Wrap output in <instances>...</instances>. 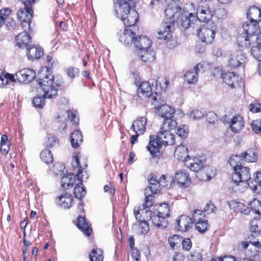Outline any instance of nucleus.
Returning <instances> with one entry per match:
<instances>
[{
  "instance_id": "c756f323",
  "label": "nucleus",
  "mask_w": 261,
  "mask_h": 261,
  "mask_svg": "<svg viewBox=\"0 0 261 261\" xmlns=\"http://www.w3.org/2000/svg\"><path fill=\"white\" fill-rule=\"evenodd\" d=\"M247 16L248 19L252 22H259L261 18L260 10L256 6H251L248 10Z\"/></svg>"
},
{
  "instance_id": "f03ea898",
  "label": "nucleus",
  "mask_w": 261,
  "mask_h": 261,
  "mask_svg": "<svg viewBox=\"0 0 261 261\" xmlns=\"http://www.w3.org/2000/svg\"><path fill=\"white\" fill-rule=\"evenodd\" d=\"M133 0H117V5L115 7V14L121 18L126 27H131L138 20V13L134 9Z\"/></svg>"
},
{
  "instance_id": "b1692460",
  "label": "nucleus",
  "mask_w": 261,
  "mask_h": 261,
  "mask_svg": "<svg viewBox=\"0 0 261 261\" xmlns=\"http://www.w3.org/2000/svg\"><path fill=\"white\" fill-rule=\"evenodd\" d=\"M135 34L130 30L125 29L119 36V41L124 45L131 44L136 39Z\"/></svg>"
},
{
  "instance_id": "9b49d317",
  "label": "nucleus",
  "mask_w": 261,
  "mask_h": 261,
  "mask_svg": "<svg viewBox=\"0 0 261 261\" xmlns=\"http://www.w3.org/2000/svg\"><path fill=\"white\" fill-rule=\"evenodd\" d=\"M161 145L163 144L159 140V138L150 136L149 145L146 147L153 157H159L161 155L160 151Z\"/></svg>"
},
{
  "instance_id": "a878e982",
  "label": "nucleus",
  "mask_w": 261,
  "mask_h": 261,
  "mask_svg": "<svg viewBox=\"0 0 261 261\" xmlns=\"http://www.w3.org/2000/svg\"><path fill=\"white\" fill-rule=\"evenodd\" d=\"M27 55L29 60L38 59L43 55V50L41 48L36 46L27 47Z\"/></svg>"
},
{
  "instance_id": "9d476101",
  "label": "nucleus",
  "mask_w": 261,
  "mask_h": 261,
  "mask_svg": "<svg viewBox=\"0 0 261 261\" xmlns=\"http://www.w3.org/2000/svg\"><path fill=\"white\" fill-rule=\"evenodd\" d=\"M174 179L178 186L182 188H187L191 184L189 173L185 171L181 170L176 171Z\"/></svg>"
},
{
  "instance_id": "13d9d810",
  "label": "nucleus",
  "mask_w": 261,
  "mask_h": 261,
  "mask_svg": "<svg viewBox=\"0 0 261 261\" xmlns=\"http://www.w3.org/2000/svg\"><path fill=\"white\" fill-rule=\"evenodd\" d=\"M182 238L176 234H174L172 236L170 237L168 239L169 245L172 249H174L175 246L180 244Z\"/></svg>"
},
{
  "instance_id": "4d7b16f0",
  "label": "nucleus",
  "mask_w": 261,
  "mask_h": 261,
  "mask_svg": "<svg viewBox=\"0 0 261 261\" xmlns=\"http://www.w3.org/2000/svg\"><path fill=\"white\" fill-rule=\"evenodd\" d=\"M254 182L256 183V184L253 185L252 186H250V185L248 186L253 191H256L258 188L261 187V172H256L254 174Z\"/></svg>"
},
{
  "instance_id": "79ce46f5",
  "label": "nucleus",
  "mask_w": 261,
  "mask_h": 261,
  "mask_svg": "<svg viewBox=\"0 0 261 261\" xmlns=\"http://www.w3.org/2000/svg\"><path fill=\"white\" fill-rule=\"evenodd\" d=\"M72 165L74 168H79L77 172V176L80 181H82L83 176L82 175L83 170H81V167H80L79 159L76 152L73 153Z\"/></svg>"
},
{
  "instance_id": "393cba45",
  "label": "nucleus",
  "mask_w": 261,
  "mask_h": 261,
  "mask_svg": "<svg viewBox=\"0 0 261 261\" xmlns=\"http://www.w3.org/2000/svg\"><path fill=\"white\" fill-rule=\"evenodd\" d=\"M156 114L164 119L173 117L174 113V110L170 106L164 105L158 108L156 112Z\"/></svg>"
},
{
  "instance_id": "4468645a",
  "label": "nucleus",
  "mask_w": 261,
  "mask_h": 261,
  "mask_svg": "<svg viewBox=\"0 0 261 261\" xmlns=\"http://www.w3.org/2000/svg\"><path fill=\"white\" fill-rule=\"evenodd\" d=\"M185 165L191 171L198 172L204 167V162L199 158H188L185 161Z\"/></svg>"
},
{
  "instance_id": "f3484780",
  "label": "nucleus",
  "mask_w": 261,
  "mask_h": 261,
  "mask_svg": "<svg viewBox=\"0 0 261 261\" xmlns=\"http://www.w3.org/2000/svg\"><path fill=\"white\" fill-rule=\"evenodd\" d=\"M245 59V56L242 50H236L232 53L229 57L228 62L232 67H238L243 63Z\"/></svg>"
},
{
  "instance_id": "774afa93",
  "label": "nucleus",
  "mask_w": 261,
  "mask_h": 261,
  "mask_svg": "<svg viewBox=\"0 0 261 261\" xmlns=\"http://www.w3.org/2000/svg\"><path fill=\"white\" fill-rule=\"evenodd\" d=\"M252 130L256 134L261 133V119L253 120L251 123Z\"/></svg>"
},
{
  "instance_id": "37998d69",
  "label": "nucleus",
  "mask_w": 261,
  "mask_h": 261,
  "mask_svg": "<svg viewBox=\"0 0 261 261\" xmlns=\"http://www.w3.org/2000/svg\"><path fill=\"white\" fill-rule=\"evenodd\" d=\"M90 261H103V251L98 248H94L89 254Z\"/></svg>"
},
{
  "instance_id": "a211bd4d",
  "label": "nucleus",
  "mask_w": 261,
  "mask_h": 261,
  "mask_svg": "<svg viewBox=\"0 0 261 261\" xmlns=\"http://www.w3.org/2000/svg\"><path fill=\"white\" fill-rule=\"evenodd\" d=\"M230 130L234 133H239L244 127V121L243 117L240 115L234 116L229 123Z\"/></svg>"
},
{
  "instance_id": "8fccbe9b",
  "label": "nucleus",
  "mask_w": 261,
  "mask_h": 261,
  "mask_svg": "<svg viewBox=\"0 0 261 261\" xmlns=\"http://www.w3.org/2000/svg\"><path fill=\"white\" fill-rule=\"evenodd\" d=\"M195 228L201 233H204L209 228V225L205 219H202L195 224Z\"/></svg>"
},
{
  "instance_id": "1a4fd4ad",
  "label": "nucleus",
  "mask_w": 261,
  "mask_h": 261,
  "mask_svg": "<svg viewBox=\"0 0 261 261\" xmlns=\"http://www.w3.org/2000/svg\"><path fill=\"white\" fill-rule=\"evenodd\" d=\"M36 76L35 72L30 68H24L16 73L17 80L21 83H29Z\"/></svg>"
},
{
  "instance_id": "c85d7f7f",
  "label": "nucleus",
  "mask_w": 261,
  "mask_h": 261,
  "mask_svg": "<svg viewBox=\"0 0 261 261\" xmlns=\"http://www.w3.org/2000/svg\"><path fill=\"white\" fill-rule=\"evenodd\" d=\"M133 229L137 234L140 235L147 233L149 230V226L145 220L137 222L133 225Z\"/></svg>"
},
{
  "instance_id": "ea45409f",
  "label": "nucleus",
  "mask_w": 261,
  "mask_h": 261,
  "mask_svg": "<svg viewBox=\"0 0 261 261\" xmlns=\"http://www.w3.org/2000/svg\"><path fill=\"white\" fill-rule=\"evenodd\" d=\"M83 141V136L81 133L78 130H74L71 135V144L73 147L77 148Z\"/></svg>"
},
{
  "instance_id": "603ef678",
  "label": "nucleus",
  "mask_w": 261,
  "mask_h": 261,
  "mask_svg": "<svg viewBox=\"0 0 261 261\" xmlns=\"http://www.w3.org/2000/svg\"><path fill=\"white\" fill-rule=\"evenodd\" d=\"M186 115L193 120H198L203 118L205 115V113L198 110H194L188 112Z\"/></svg>"
},
{
  "instance_id": "aec40b11",
  "label": "nucleus",
  "mask_w": 261,
  "mask_h": 261,
  "mask_svg": "<svg viewBox=\"0 0 261 261\" xmlns=\"http://www.w3.org/2000/svg\"><path fill=\"white\" fill-rule=\"evenodd\" d=\"M147 123V119L144 117L138 118L135 120L132 126L131 129L138 135L144 134L146 131V125Z\"/></svg>"
},
{
  "instance_id": "e433bc0d",
  "label": "nucleus",
  "mask_w": 261,
  "mask_h": 261,
  "mask_svg": "<svg viewBox=\"0 0 261 261\" xmlns=\"http://www.w3.org/2000/svg\"><path fill=\"white\" fill-rule=\"evenodd\" d=\"M172 118L173 117H170L164 119L160 127L161 130H165L171 132L176 127L177 124V122Z\"/></svg>"
},
{
  "instance_id": "4c0bfd02",
  "label": "nucleus",
  "mask_w": 261,
  "mask_h": 261,
  "mask_svg": "<svg viewBox=\"0 0 261 261\" xmlns=\"http://www.w3.org/2000/svg\"><path fill=\"white\" fill-rule=\"evenodd\" d=\"M138 91L139 93L141 94L145 97H149L152 94L151 87L147 82L141 83Z\"/></svg>"
},
{
  "instance_id": "7ed1b4c3",
  "label": "nucleus",
  "mask_w": 261,
  "mask_h": 261,
  "mask_svg": "<svg viewBox=\"0 0 261 261\" xmlns=\"http://www.w3.org/2000/svg\"><path fill=\"white\" fill-rule=\"evenodd\" d=\"M217 26L213 22H208L203 24L197 29L198 37L203 42L211 43L214 40Z\"/></svg>"
},
{
  "instance_id": "5fc2aeb1",
  "label": "nucleus",
  "mask_w": 261,
  "mask_h": 261,
  "mask_svg": "<svg viewBox=\"0 0 261 261\" xmlns=\"http://www.w3.org/2000/svg\"><path fill=\"white\" fill-rule=\"evenodd\" d=\"M43 92H44L43 91ZM57 96V95L53 98H55ZM44 97L47 98L45 95V92H44V95L42 96H36L34 97L33 103L34 104L35 107L38 108H42L44 105ZM52 97H47V98H51Z\"/></svg>"
},
{
  "instance_id": "412c9836",
  "label": "nucleus",
  "mask_w": 261,
  "mask_h": 261,
  "mask_svg": "<svg viewBox=\"0 0 261 261\" xmlns=\"http://www.w3.org/2000/svg\"><path fill=\"white\" fill-rule=\"evenodd\" d=\"M19 33L15 38L16 45L20 48H24L28 47L31 41V37L27 32V30Z\"/></svg>"
},
{
  "instance_id": "423d86ee",
  "label": "nucleus",
  "mask_w": 261,
  "mask_h": 261,
  "mask_svg": "<svg viewBox=\"0 0 261 261\" xmlns=\"http://www.w3.org/2000/svg\"><path fill=\"white\" fill-rule=\"evenodd\" d=\"M33 13L32 8L29 7L24 6L18 11L17 17L21 22V25L23 29H30Z\"/></svg>"
},
{
  "instance_id": "6e6d98bb",
  "label": "nucleus",
  "mask_w": 261,
  "mask_h": 261,
  "mask_svg": "<svg viewBox=\"0 0 261 261\" xmlns=\"http://www.w3.org/2000/svg\"><path fill=\"white\" fill-rule=\"evenodd\" d=\"M243 160L241 155H232L229 159V164L230 166L233 168V171L235 170L237 167H239L241 165H239L240 161Z\"/></svg>"
},
{
  "instance_id": "dca6fc26",
  "label": "nucleus",
  "mask_w": 261,
  "mask_h": 261,
  "mask_svg": "<svg viewBox=\"0 0 261 261\" xmlns=\"http://www.w3.org/2000/svg\"><path fill=\"white\" fill-rule=\"evenodd\" d=\"M157 138L162 143L163 145H172L174 144L175 138L171 132L161 130L156 135Z\"/></svg>"
},
{
  "instance_id": "f704fd0d",
  "label": "nucleus",
  "mask_w": 261,
  "mask_h": 261,
  "mask_svg": "<svg viewBox=\"0 0 261 261\" xmlns=\"http://www.w3.org/2000/svg\"><path fill=\"white\" fill-rule=\"evenodd\" d=\"M77 226L87 236H89L90 235L91 232L92 231L91 228L88 223L86 221L84 217L82 216L79 217L77 221Z\"/></svg>"
},
{
  "instance_id": "09e8293b",
  "label": "nucleus",
  "mask_w": 261,
  "mask_h": 261,
  "mask_svg": "<svg viewBox=\"0 0 261 261\" xmlns=\"http://www.w3.org/2000/svg\"><path fill=\"white\" fill-rule=\"evenodd\" d=\"M41 160L46 164L51 163L53 161V155L48 149H43L40 153Z\"/></svg>"
},
{
  "instance_id": "052dcab7",
  "label": "nucleus",
  "mask_w": 261,
  "mask_h": 261,
  "mask_svg": "<svg viewBox=\"0 0 261 261\" xmlns=\"http://www.w3.org/2000/svg\"><path fill=\"white\" fill-rule=\"evenodd\" d=\"M156 87L158 89L159 88L161 91H165L166 89L168 88L169 85V81L165 77H163L160 80H158L156 82Z\"/></svg>"
},
{
  "instance_id": "5701e85b",
  "label": "nucleus",
  "mask_w": 261,
  "mask_h": 261,
  "mask_svg": "<svg viewBox=\"0 0 261 261\" xmlns=\"http://www.w3.org/2000/svg\"><path fill=\"white\" fill-rule=\"evenodd\" d=\"M243 28L245 33L249 36L257 35L260 32V29L258 25V22H252L249 20V22H245L243 24Z\"/></svg>"
},
{
  "instance_id": "f257e3e1",
  "label": "nucleus",
  "mask_w": 261,
  "mask_h": 261,
  "mask_svg": "<svg viewBox=\"0 0 261 261\" xmlns=\"http://www.w3.org/2000/svg\"><path fill=\"white\" fill-rule=\"evenodd\" d=\"M46 61L47 65L38 72L37 81L39 86L44 91L45 96L53 97L57 95L58 88L60 85L55 82L54 76L52 74V57L47 56Z\"/></svg>"
},
{
  "instance_id": "338daca9",
  "label": "nucleus",
  "mask_w": 261,
  "mask_h": 261,
  "mask_svg": "<svg viewBox=\"0 0 261 261\" xmlns=\"http://www.w3.org/2000/svg\"><path fill=\"white\" fill-rule=\"evenodd\" d=\"M252 245L256 247V249L253 251H251L248 254L249 256L253 257L258 255L259 253V250L261 249V239L260 242L259 241L250 242Z\"/></svg>"
},
{
  "instance_id": "a19ab883",
  "label": "nucleus",
  "mask_w": 261,
  "mask_h": 261,
  "mask_svg": "<svg viewBox=\"0 0 261 261\" xmlns=\"http://www.w3.org/2000/svg\"><path fill=\"white\" fill-rule=\"evenodd\" d=\"M237 42L242 47H248L250 45V36L246 33H241L237 37Z\"/></svg>"
},
{
  "instance_id": "72a5a7b5",
  "label": "nucleus",
  "mask_w": 261,
  "mask_h": 261,
  "mask_svg": "<svg viewBox=\"0 0 261 261\" xmlns=\"http://www.w3.org/2000/svg\"><path fill=\"white\" fill-rule=\"evenodd\" d=\"M243 159L248 162H255L257 158V150L255 148H249L241 154Z\"/></svg>"
},
{
  "instance_id": "473e14b6",
  "label": "nucleus",
  "mask_w": 261,
  "mask_h": 261,
  "mask_svg": "<svg viewBox=\"0 0 261 261\" xmlns=\"http://www.w3.org/2000/svg\"><path fill=\"white\" fill-rule=\"evenodd\" d=\"M137 54L142 61L144 62H151L155 59L154 53L151 49V48L138 51Z\"/></svg>"
},
{
  "instance_id": "de8ad7c7",
  "label": "nucleus",
  "mask_w": 261,
  "mask_h": 261,
  "mask_svg": "<svg viewBox=\"0 0 261 261\" xmlns=\"http://www.w3.org/2000/svg\"><path fill=\"white\" fill-rule=\"evenodd\" d=\"M10 150V144L8 142V137L6 135L1 137V151L4 155L8 154Z\"/></svg>"
},
{
  "instance_id": "6ab92c4d",
  "label": "nucleus",
  "mask_w": 261,
  "mask_h": 261,
  "mask_svg": "<svg viewBox=\"0 0 261 261\" xmlns=\"http://www.w3.org/2000/svg\"><path fill=\"white\" fill-rule=\"evenodd\" d=\"M151 41L145 36L136 37L134 44L136 48V53L144 49H149L151 46Z\"/></svg>"
},
{
  "instance_id": "cd10ccee",
  "label": "nucleus",
  "mask_w": 261,
  "mask_h": 261,
  "mask_svg": "<svg viewBox=\"0 0 261 261\" xmlns=\"http://www.w3.org/2000/svg\"><path fill=\"white\" fill-rule=\"evenodd\" d=\"M150 220L153 225L161 229L167 227L168 222L166 219L161 217L160 215L154 212L151 216Z\"/></svg>"
},
{
  "instance_id": "2f4dec72",
  "label": "nucleus",
  "mask_w": 261,
  "mask_h": 261,
  "mask_svg": "<svg viewBox=\"0 0 261 261\" xmlns=\"http://www.w3.org/2000/svg\"><path fill=\"white\" fill-rule=\"evenodd\" d=\"M75 181L76 176L73 174H64L61 179V186L64 188H69Z\"/></svg>"
},
{
  "instance_id": "69168bd1",
  "label": "nucleus",
  "mask_w": 261,
  "mask_h": 261,
  "mask_svg": "<svg viewBox=\"0 0 261 261\" xmlns=\"http://www.w3.org/2000/svg\"><path fill=\"white\" fill-rule=\"evenodd\" d=\"M58 141L56 137L51 135H47L45 141L46 146L47 147H53L58 144Z\"/></svg>"
},
{
  "instance_id": "bf43d9fd",
  "label": "nucleus",
  "mask_w": 261,
  "mask_h": 261,
  "mask_svg": "<svg viewBox=\"0 0 261 261\" xmlns=\"http://www.w3.org/2000/svg\"><path fill=\"white\" fill-rule=\"evenodd\" d=\"M172 181L173 180L171 179L170 176H166L165 175H162L159 178V183L161 186L166 187L167 188H170L171 186V183Z\"/></svg>"
},
{
  "instance_id": "f8f14e48",
  "label": "nucleus",
  "mask_w": 261,
  "mask_h": 261,
  "mask_svg": "<svg viewBox=\"0 0 261 261\" xmlns=\"http://www.w3.org/2000/svg\"><path fill=\"white\" fill-rule=\"evenodd\" d=\"M11 10L9 8H5L0 10V27L6 22L7 27L10 29H14L16 26L15 20L9 17Z\"/></svg>"
},
{
  "instance_id": "49530a36",
  "label": "nucleus",
  "mask_w": 261,
  "mask_h": 261,
  "mask_svg": "<svg viewBox=\"0 0 261 261\" xmlns=\"http://www.w3.org/2000/svg\"><path fill=\"white\" fill-rule=\"evenodd\" d=\"M193 221V224L200 221L202 219H205L203 212L200 210H194L191 214L190 217Z\"/></svg>"
},
{
  "instance_id": "7c9ffc66",
  "label": "nucleus",
  "mask_w": 261,
  "mask_h": 261,
  "mask_svg": "<svg viewBox=\"0 0 261 261\" xmlns=\"http://www.w3.org/2000/svg\"><path fill=\"white\" fill-rule=\"evenodd\" d=\"M72 201L73 197L72 195L68 193H64L58 197V204L65 208H70L72 204Z\"/></svg>"
},
{
  "instance_id": "2eb2a0df",
  "label": "nucleus",
  "mask_w": 261,
  "mask_h": 261,
  "mask_svg": "<svg viewBox=\"0 0 261 261\" xmlns=\"http://www.w3.org/2000/svg\"><path fill=\"white\" fill-rule=\"evenodd\" d=\"M193 224L190 217L182 215L176 219L177 228L179 231L186 232L189 230Z\"/></svg>"
},
{
  "instance_id": "0e129e2a",
  "label": "nucleus",
  "mask_w": 261,
  "mask_h": 261,
  "mask_svg": "<svg viewBox=\"0 0 261 261\" xmlns=\"http://www.w3.org/2000/svg\"><path fill=\"white\" fill-rule=\"evenodd\" d=\"M252 55L258 61H261V46H253L251 49Z\"/></svg>"
},
{
  "instance_id": "4be33fe9",
  "label": "nucleus",
  "mask_w": 261,
  "mask_h": 261,
  "mask_svg": "<svg viewBox=\"0 0 261 261\" xmlns=\"http://www.w3.org/2000/svg\"><path fill=\"white\" fill-rule=\"evenodd\" d=\"M181 24L185 29H188L189 27H193L195 24L198 25V21L196 16L193 13H184L181 14Z\"/></svg>"
},
{
  "instance_id": "58836bf2",
  "label": "nucleus",
  "mask_w": 261,
  "mask_h": 261,
  "mask_svg": "<svg viewBox=\"0 0 261 261\" xmlns=\"http://www.w3.org/2000/svg\"><path fill=\"white\" fill-rule=\"evenodd\" d=\"M184 80L189 84H193L198 81L197 71L193 69L188 71L184 75Z\"/></svg>"
},
{
  "instance_id": "bb28decb",
  "label": "nucleus",
  "mask_w": 261,
  "mask_h": 261,
  "mask_svg": "<svg viewBox=\"0 0 261 261\" xmlns=\"http://www.w3.org/2000/svg\"><path fill=\"white\" fill-rule=\"evenodd\" d=\"M230 209L234 211L247 215L250 212L249 208L243 203L235 200H231L228 202Z\"/></svg>"
},
{
  "instance_id": "39448f33",
  "label": "nucleus",
  "mask_w": 261,
  "mask_h": 261,
  "mask_svg": "<svg viewBox=\"0 0 261 261\" xmlns=\"http://www.w3.org/2000/svg\"><path fill=\"white\" fill-rule=\"evenodd\" d=\"M215 12V9L211 2H202L198 6L196 18L198 21L208 22L211 19Z\"/></svg>"
},
{
  "instance_id": "a18cd8bd",
  "label": "nucleus",
  "mask_w": 261,
  "mask_h": 261,
  "mask_svg": "<svg viewBox=\"0 0 261 261\" xmlns=\"http://www.w3.org/2000/svg\"><path fill=\"white\" fill-rule=\"evenodd\" d=\"M83 180H84L83 179ZM82 181H80V182L77 184L74 189V194L75 198L77 199L82 198L86 194V190H85L84 187L83 186Z\"/></svg>"
},
{
  "instance_id": "864d4df0",
  "label": "nucleus",
  "mask_w": 261,
  "mask_h": 261,
  "mask_svg": "<svg viewBox=\"0 0 261 261\" xmlns=\"http://www.w3.org/2000/svg\"><path fill=\"white\" fill-rule=\"evenodd\" d=\"M250 209L254 213L261 215V203L256 199H254L249 204Z\"/></svg>"
},
{
  "instance_id": "c03bdc74",
  "label": "nucleus",
  "mask_w": 261,
  "mask_h": 261,
  "mask_svg": "<svg viewBox=\"0 0 261 261\" xmlns=\"http://www.w3.org/2000/svg\"><path fill=\"white\" fill-rule=\"evenodd\" d=\"M156 214L161 216V217L166 219L169 216V207L168 204L163 203L158 206Z\"/></svg>"
},
{
  "instance_id": "0eeeda50",
  "label": "nucleus",
  "mask_w": 261,
  "mask_h": 261,
  "mask_svg": "<svg viewBox=\"0 0 261 261\" xmlns=\"http://www.w3.org/2000/svg\"><path fill=\"white\" fill-rule=\"evenodd\" d=\"M173 24L170 22H163L158 32V39L168 41L172 36Z\"/></svg>"
},
{
  "instance_id": "e2e57ef3",
  "label": "nucleus",
  "mask_w": 261,
  "mask_h": 261,
  "mask_svg": "<svg viewBox=\"0 0 261 261\" xmlns=\"http://www.w3.org/2000/svg\"><path fill=\"white\" fill-rule=\"evenodd\" d=\"M64 169L65 167L63 165L56 163L54 164L52 168V170L55 174L57 175H62L63 174Z\"/></svg>"
},
{
  "instance_id": "3c124183",
  "label": "nucleus",
  "mask_w": 261,
  "mask_h": 261,
  "mask_svg": "<svg viewBox=\"0 0 261 261\" xmlns=\"http://www.w3.org/2000/svg\"><path fill=\"white\" fill-rule=\"evenodd\" d=\"M250 228L251 231L261 234V221L253 219L250 223Z\"/></svg>"
},
{
  "instance_id": "680f3d73",
  "label": "nucleus",
  "mask_w": 261,
  "mask_h": 261,
  "mask_svg": "<svg viewBox=\"0 0 261 261\" xmlns=\"http://www.w3.org/2000/svg\"><path fill=\"white\" fill-rule=\"evenodd\" d=\"M176 133L180 137L185 138L189 134V127L186 125H180L177 128Z\"/></svg>"
},
{
  "instance_id": "ddd939ff",
  "label": "nucleus",
  "mask_w": 261,
  "mask_h": 261,
  "mask_svg": "<svg viewBox=\"0 0 261 261\" xmlns=\"http://www.w3.org/2000/svg\"><path fill=\"white\" fill-rule=\"evenodd\" d=\"M182 10L179 7L168 6L165 10V15L167 19L169 20L168 22L173 24L175 21H176L181 14Z\"/></svg>"
},
{
  "instance_id": "20e7f679",
  "label": "nucleus",
  "mask_w": 261,
  "mask_h": 261,
  "mask_svg": "<svg viewBox=\"0 0 261 261\" xmlns=\"http://www.w3.org/2000/svg\"><path fill=\"white\" fill-rule=\"evenodd\" d=\"M250 177L249 169L247 167L240 166L235 169L232 175V184L234 187L239 186L240 184H244L245 186L249 185L248 181Z\"/></svg>"
},
{
  "instance_id": "6e6552de",
  "label": "nucleus",
  "mask_w": 261,
  "mask_h": 261,
  "mask_svg": "<svg viewBox=\"0 0 261 261\" xmlns=\"http://www.w3.org/2000/svg\"><path fill=\"white\" fill-rule=\"evenodd\" d=\"M221 77L223 82L232 89L240 86L239 81L241 78L233 71L224 72L221 73Z\"/></svg>"
},
{
  "instance_id": "c9c22d12",
  "label": "nucleus",
  "mask_w": 261,
  "mask_h": 261,
  "mask_svg": "<svg viewBox=\"0 0 261 261\" xmlns=\"http://www.w3.org/2000/svg\"><path fill=\"white\" fill-rule=\"evenodd\" d=\"M188 149L183 145H179L176 147L174 151V157L179 161H182L184 163L188 158Z\"/></svg>"
}]
</instances>
